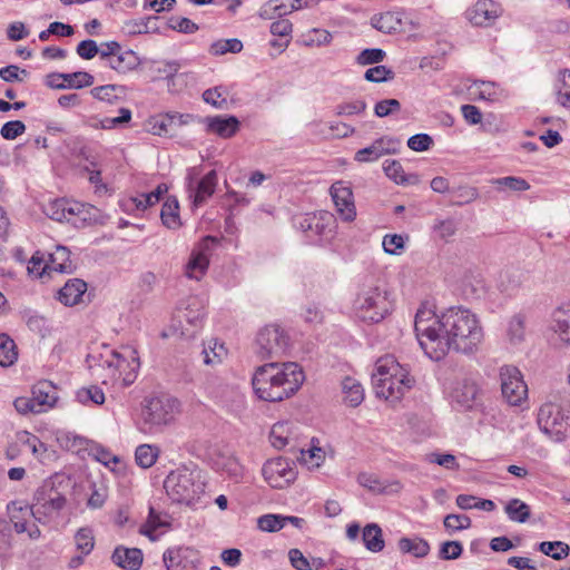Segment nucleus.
<instances>
[{
  "instance_id": "1",
  "label": "nucleus",
  "mask_w": 570,
  "mask_h": 570,
  "mask_svg": "<svg viewBox=\"0 0 570 570\" xmlns=\"http://www.w3.org/2000/svg\"><path fill=\"white\" fill-rule=\"evenodd\" d=\"M441 345L464 355L478 352L484 333L478 316L463 306H452L441 314Z\"/></svg>"
},
{
  "instance_id": "2",
  "label": "nucleus",
  "mask_w": 570,
  "mask_h": 570,
  "mask_svg": "<svg viewBox=\"0 0 570 570\" xmlns=\"http://www.w3.org/2000/svg\"><path fill=\"white\" fill-rule=\"evenodd\" d=\"M304 380V372L297 363L271 362L257 367L252 384L261 400L281 402L294 395Z\"/></svg>"
},
{
  "instance_id": "3",
  "label": "nucleus",
  "mask_w": 570,
  "mask_h": 570,
  "mask_svg": "<svg viewBox=\"0 0 570 570\" xmlns=\"http://www.w3.org/2000/svg\"><path fill=\"white\" fill-rule=\"evenodd\" d=\"M372 383L376 396L394 402L413 387L414 379L393 356L387 355L377 360Z\"/></svg>"
},
{
  "instance_id": "4",
  "label": "nucleus",
  "mask_w": 570,
  "mask_h": 570,
  "mask_svg": "<svg viewBox=\"0 0 570 570\" xmlns=\"http://www.w3.org/2000/svg\"><path fill=\"white\" fill-rule=\"evenodd\" d=\"M354 308L362 321L379 323L391 313L392 302L384 287L364 285L354 301Z\"/></svg>"
},
{
  "instance_id": "5",
  "label": "nucleus",
  "mask_w": 570,
  "mask_h": 570,
  "mask_svg": "<svg viewBox=\"0 0 570 570\" xmlns=\"http://www.w3.org/2000/svg\"><path fill=\"white\" fill-rule=\"evenodd\" d=\"M164 488L173 501L186 504L193 503L204 492L199 471L186 466L171 471L164 482Z\"/></svg>"
},
{
  "instance_id": "6",
  "label": "nucleus",
  "mask_w": 570,
  "mask_h": 570,
  "mask_svg": "<svg viewBox=\"0 0 570 570\" xmlns=\"http://www.w3.org/2000/svg\"><path fill=\"white\" fill-rule=\"evenodd\" d=\"M291 345L287 332L277 324L261 328L255 340V353L262 360L278 358L286 354Z\"/></svg>"
},
{
  "instance_id": "7",
  "label": "nucleus",
  "mask_w": 570,
  "mask_h": 570,
  "mask_svg": "<svg viewBox=\"0 0 570 570\" xmlns=\"http://www.w3.org/2000/svg\"><path fill=\"white\" fill-rule=\"evenodd\" d=\"M538 425L553 442L564 441L570 432L568 416L560 405L553 403H546L540 407Z\"/></svg>"
},
{
  "instance_id": "8",
  "label": "nucleus",
  "mask_w": 570,
  "mask_h": 570,
  "mask_svg": "<svg viewBox=\"0 0 570 570\" xmlns=\"http://www.w3.org/2000/svg\"><path fill=\"white\" fill-rule=\"evenodd\" d=\"M178 409V401L169 396L151 397L142 409V420L149 429L163 426L174 421Z\"/></svg>"
},
{
  "instance_id": "9",
  "label": "nucleus",
  "mask_w": 570,
  "mask_h": 570,
  "mask_svg": "<svg viewBox=\"0 0 570 570\" xmlns=\"http://www.w3.org/2000/svg\"><path fill=\"white\" fill-rule=\"evenodd\" d=\"M439 323L423 322L422 316L414 320V331L421 348L433 361L444 358V348L441 345L442 331Z\"/></svg>"
},
{
  "instance_id": "10",
  "label": "nucleus",
  "mask_w": 570,
  "mask_h": 570,
  "mask_svg": "<svg viewBox=\"0 0 570 570\" xmlns=\"http://www.w3.org/2000/svg\"><path fill=\"white\" fill-rule=\"evenodd\" d=\"M500 380L502 396L510 405H520L527 399L528 386L518 367L512 365L502 366Z\"/></svg>"
},
{
  "instance_id": "11",
  "label": "nucleus",
  "mask_w": 570,
  "mask_h": 570,
  "mask_svg": "<svg viewBox=\"0 0 570 570\" xmlns=\"http://www.w3.org/2000/svg\"><path fill=\"white\" fill-rule=\"evenodd\" d=\"M293 464L288 459L282 456L268 460L262 468L263 476L272 488L284 489L296 479Z\"/></svg>"
},
{
  "instance_id": "12",
  "label": "nucleus",
  "mask_w": 570,
  "mask_h": 570,
  "mask_svg": "<svg viewBox=\"0 0 570 570\" xmlns=\"http://www.w3.org/2000/svg\"><path fill=\"white\" fill-rule=\"evenodd\" d=\"M334 217L328 212H317L294 218V226L307 236L328 237L333 233Z\"/></svg>"
},
{
  "instance_id": "13",
  "label": "nucleus",
  "mask_w": 570,
  "mask_h": 570,
  "mask_svg": "<svg viewBox=\"0 0 570 570\" xmlns=\"http://www.w3.org/2000/svg\"><path fill=\"white\" fill-rule=\"evenodd\" d=\"M330 194L340 218L353 222L356 217V207L352 188L345 181L338 180L331 186Z\"/></svg>"
},
{
  "instance_id": "14",
  "label": "nucleus",
  "mask_w": 570,
  "mask_h": 570,
  "mask_svg": "<svg viewBox=\"0 0 570 570\" xmlns=\"http://www.w3.org/2000/svg\"><path fill=\"white\" fill-rule=\"evenodd\" d=\"M163 561L167 570H173L178 567L183 569H196L200 564V556L194 548H169L164 552Z\"/></svg>"
},
{
  "instance_id": "15",
  "label": "nucleus",
  "mask_w": 570,
  "mask_h": 570,
  "mask_svg": "<svg viewBox=\"0 0 570 570\" xmlns=\"http://www.w3.org/2000/svg\"><path fill=\"white\" fill-rule=\"evenodd\" d=\"M188 184L187 189L189 191V198L191 199V204L194 207L202 206L208 198L213 196L215 193L218 176L216 170L208 171L194 187L193 177L188 175L187 177Z\"/></svg>"
},
{
  "instance_id": "16",
  "label": "nucleus",
  "mask_w": 570,
  "mask_h": 570,
  "mask_svg": "<svg viewBox=\"0 0 570 570\" xmlns=\"http://www.w3.org/2000/svg\"><path fill=\"white\" fill-rule=\"evenodd\" d=\"M501 13V7L492 0H478L476 3L465 12L466 19L472 24L479 27L491 24Z\"/></svg>"
},
{
  "instance_id": "17",
  "label": "nucleus",
  "mask_w": 570,
  "mask_h": 570,
  "mask_svg": "<svg viewBox=\"0 0 570 570\" xmlns=\"http://www.w3.org/2000/svg\"><path fill=\"white\" fill-rule=\"evenodd\" d=\"M217 238L206 236L200 243V250L194 252L186 265V276L188 278L199 279L207 271L209 265V244L216 243Z\"/></svg>"
},
{
  "instance_id": "18",
  "label": "nucleus",
  "mask_w": 570,
  "mask_h": 570,
  "mask_svg": "<svg viewBox=\"0 0 570 570\" xmlns=\"http://www.w3.org/2000/svg\"><path fill=\"white\" fill-rule=\"evenodd\" d=\"M111 560L124 570H139L144 563V553L139 548L117 546L111 554Z\"/></svg>"
},
{
  "instance_id": "19",
  "label": "nucleus",
  "mask_w": 570,
  "mask_h": 570,
  "mask_svg": "<svg viewBox=\"0 0 570 570\" xmlns=\"http://www.w3.org/2000/svg\"><path fill=\"white\" fill-rule=\"evenodd\" d=\"M206 129L208 132L216 134L222 138H230L239 130L240 122L235 116H214L207 117Z\"/></svg>"
},
{
  "instance_id": "20",
  "label": "nucleus",
  "mask_w": 570,
  "mask_h": 570,
  "mask_svg": "<svg viewBox=\"0 0 570 570\" xmlns=\"http://www.w3.org/2000/svg\"><path fill=\"white\" fill-rule=\"evenodd\" d=\"M87 291V283L80 278H71L66 282L57 293V299L65 306H75L81 302Z\"/></svg>"
},
{
  "instance_id": "21",
  "label": "nucleus",
  "mask_w": 570,
  "mask_h": 570,
  "mask_svg": "<svg viewBox=\"0 0 570 570\" xmlns=\"http://www.w3.org/2000/svg\"><path fill=\"white\" fill-rule=\"evenodd\" d=\"M403 16L401 11H386L381 14H374L371 24L376 30L384 33H394L403 30Z\"/></svg>"
},
{
  "instance_id": "22",
  "label": "nucleus",
  "mask_w": 570,
  "mask_h": 570,
  "mask_svg": "<svg viewBox=\"0 0 570 570\" xmlns=\"http://www.w3.org/2000/svg\"><path fill=\"white\" fill-rule=\"evenodd\" d=\"M550 328L559 335L563 346L570 345V305L553 312Z\"/></svg>"
},
{
  "instance_id": "23",
  "label": "nucleus",
  "mask_w": 570,
  "mask_h": 570,
  "mask_svg": "<svg viewBox=\"0 0 570 570\" xmlns=\"http://www.w3.org/2000/svg\"><path fill=\"white\" fill-rule=\"evenodd\" d=\"M118 73H127L135 70L140 65L138 55L130 49L120 50L105 63Z\"/></svg>"
},
{
  "instance_id": "24",
  "label": "nucleus",
  "mask_w": 570,
  "mask_h": 570,
  "mask_svg": "<svg viewBox=\"0 0 570 570\" xmlns=\"http://www.w3.org/2000/svg\"><path fill=\"white\" fill-rule=\"evenodd\" d=\"M31 393L37 406L43 409V411H46L47 407H52L58 400L56 386L47 380L35 384Z\"/></svg>"
},
{
  "instance_id": "25",
  "label": "nucleus",
  "mask_w": 570,
  "mask_h": 570,
  "mask_svg": "<svg viewBox=\"0 0 570 570\" xmlns=\"http://www.w3.org/2000/svg\"><path fill=\"white\" fill-rule=\"evenodd\" d=\"M383 170L385 175L392 179L397 185H417L420 183V177L416 174L404 173L403 166L399 160L395 159H386L383 163Z\"/></svg>"
},
{
  "instance_id": "26",
  "label": "nucleus",
  "mask_w": 570,
  "mask_h": 570,
  "mask_svg": "<svg viewBox=\"0 0 570 570\" xmlns=\"http://www.w3.org/2000/svg\"><path fill=\"white\" fill-rule=\"evenodd\" d=\"M47 268H49V274L51 272H58L62 274L72 273L73 265L70 261V250L65 246H57L56 250L49 255Z\"/></svg>"
},
{
  "instance_id": "27",
  "label": "nucleus",
  "mask_w": 570,
  "mask_h": 570,
  "mask_svg": "<svg viewBox=\"0 0 570 570\" xmlns=\"http://www.w3.org/2000/svg\"><path fill=\"white\" fill-rule=\"evenodd\" d=\"M362 540L365 548L374 553L381 552L385 547L383 532L377 523H368L364 527Z\"/></svg>"
},
{
  "instance_id": "28",
  "label": "nucleus",
  "mask_w": 570,
  "mask_h": 570,
  "mask_svg": "<svg viewBox=\"0 0 570 570\" xmlns=\"http://www.w3.org/2000/svg\"><path fill=\"white\" fill-rule=\"evenodd\" d=\"M397 547L402 553H409L415 558L426 557L431 549L429 542L419 537H403L399 540Z\"/></svg>"
},
{
  "instance_id": "29",
  "label": "nucleus",
  "mask_w": 570,
  "mask_h": 570,
  "mask_svg": "<svg viewBox=\"0 0 570 570\" xmlns=\"http://www.w3.org/2000/svg\"><path fill=\"white\" fill-rule=\"evenodd\" d=\"M478 394V387L473 382L464 381L452 392V399L464 409H471Z\"/></svg>"
},
{
  "instance_id": "30",
  "label": "nucleus",
  "mask_w": 570,
  "mask_h": 570,
  "mask_svg": "<svg viewBox=\"0 0 570 570\" xmlns=\"http://www.w3.org/2000/svg\"><path fill=\"white\" fill-rule=\"evenodd\" d=\"M160 218L163 224L170 229H176L181 225L179 217V204L176 197H168L164 203Z\"/></svg>"
},
{
  "instance_id": "31",
  "label": "nucleus",
  "mask_w": 570,
  "mask_h": 570,
  "mask_svg": "<svg viewBox=\"0 0 570 570\" xmlns=\"http://www.w3.org/2000/svg\"><path fill=\"white\" fill-rule=\"evenodd\" d=\"M342 390L345 394V402L352 406H358L364 400V391L362 385L353 377H345L342 382Z\"/></svg>"
},
{
  "instance_id": "32",
  "label": "nucleus",
  "mask_w": 570,
  "mask_h": 570,
  "mask_svg": "<svg viewBox=\"0 0 570 570\" xmlns=\"http://www.w3.org/2000/svg\"><path fill=\"white\" fill-rule=\"evenodd\" d=\"M51 497L47 500V503H43V508H36L32 510V515L38 520L41 521V517H49L55 512H59L62 510L66 505V498L56 489L53 492H51Z\"/></svg>"
},
{
  "instance_id": "33",
  "label": "nucleus",
  "mask_w": 570,
  "mask_h": 570,
  "mask_svg": "<svg viewBox=\"0 0 570 570\" xmlns=\"http://www.w3.org/2000/svg\"><path fill=\"white\" fill-rule=\"evenodd\" d=\"M18 360L14 341L6 333L0 334V366H11Z\"/></svg>"
},
{
  "instance_id": "34",
  "label": "nucleus",
  "mask_w": 570,
  "mask_h": 570,
  "mask_svg": "<svg viewBox=\"0 0 570 570\" xmlns=\"http://www.w3.org/2000/svg\"><path fill=\"white\" fill-rule=\"evenodd\" d=\"M508 518L518 523H524L530 518V507L520 499H511L504 507Z\"/></svg>"
},
{
  "instance_id": "35",
  "label": "nucleus",
  "mask_w": 570,
  "mask_h": 570,
  "mask_svg": "<svg viewBox=\"0 0 570 570\" xmlns=\"http://www.w3.org/2000/svg\"><path fill=\"white\" fill-rule=\"evenodd\" d=\"M205 316L204 307L200 301L196 297L188 299L187 306L183 311L181 318L194 327H199Z\"/></svg>"
},
{
  "instance_id": "36",
  "label": "nucleus",
  "mask_w": 570,
  "mask_h": 570,
  "mask_svg": "<svg viewBox=\"0 0 570 570\" xmlns=\"http://www.w3.org/2000/svg\"><path fill=\"white\" fill-rule=\"evenodd\" d=\"M159 455V449L151 444H141L135 452L136 463L144 469H148L156 463Z\"/></svg>"
},
{
  "instance_id": "37",
  "label": "nucleus",
  "mask_w": 570,
  "mask_h": 570,
  "mask_svg": "<svg viewBox=\"0 0 570 570\" xmlns=\"http://www.w3.org/2000/svg\"><path fill=\"white\" fill-rule=\"evenodd\" d=\"M243 50V42L237 38L220 39L213 42L209 47L212 56H223L225 53H238Z\"/></svg>"
},
{
  "instance_id": "38",
  "label": "nucleus",
  "mask_w": 570,
  "mask_h": 570,
  "mask_svg": "<svg viewBox=\"0 0 570 570\" xmlns=\"http://www.w3.org/2000/svg\"><path fill=\"white\" fill-rule=\"evenodd\" d=\"M76 548L83 556H89L95 548L94 531L89 527L80 528L75 534Z\"/></svg>"
},
{
  "instance_id": "39",
  "label": "nucleus",
  "mask_w": 570,
  "mask_h": 570,
  "mask_svg": "<svg viewBox=\"0 0 570 570\" xmlns=\"http://www.w3.org/2000/svg\"><path fill=\"white\" fill-rule=\"evenodd\" d=\"M539 550L554 560H562L570 553V547L562 541H543L539 544Z\"/></svg>"
},
{
  "instance_id": "40",
  "label": "nucleus",
  "mask_w": 570,
  "mask_h": 570,
  "mask_svg": "<svg viewBox=\"0 0 570 570\" xmlns=\"http://www.w3.org/2000/svg\"><path fill=\"white\" fill-rule=\"evenodd\" d=\"M95 78L87 71H75L65 73L63 82L67 89H82L94 85Z\"/></svg>"
},
{
  "instance_id": "41",
  "label": "nucleus",
  "mask_w": 570,
  "mask_h": 570,
  "mask_svg": "<svg viewBox=\"0 0 570 570\" xmlns=\"http://www.w3.org/2000/svg\"><path fill=\"white\" fill-rule=\"evenodd\" d=\"M225 348L223 344L218 345L217 340H212L207 346L202 350L203 362L206 365H217L222 363Z\"/></svg>"
},
{
  "instance_id": "42",
  "label": "nucleus",
  "mask_w": 570,
  "mask_h": 570,
  "mask_svg": "<svg viewBox=\"0 0 570 570\" xmlns=\"http://www.w3.org/2000/svg\"><path fill=\"white\" fill-rule=\"evenodd\" d=\"M491 184L497 186L499 190L502 188H508L513 191H525L530 189V184L524 178L515 176L493 178Z\"/></svg>"
},
{
  "instance_id": "43",
  "label": "nucleus",
  "mask_w": 570,
  "mask_h": 570,
  "mask_svg": "<svg viewBox=\"0 0 570 570\" xmlns=\"http://www.w3.org/2000/svg\"><path fill=\"white\" fill-rule=\"evenodd\" d=\"M508 335L512 343L517 344L524 340L525 317L522 314H515L511 317L508 325Z\"/></svg>"
},
{
  "instance_id": "44",
  "label": "nucleus",
  "mask_w": 570,
  "mask_h": 570,
  "mask_svg": "<svg viewBox=\"0 0 570 570\" xmlns=\"http://www.w3.org/2000/svg\"><path fill=\"white\" fill-rule=\"evenodd\" d=\"M394 76V71L384 65H377L368 68L364 73L365 80L376 83L393 80Z\"/></svg>"
},
{
  "instance_id": "45",
  "label": "nucleus",
  "mask_w": 570,
  "mask_h": 570,
  "mask_svg": "<svg viewBox=\"0 0 570 570\" xmlns=\"http://www.w3.org/2000/svg\"><path fill=\"white\" fill-rule=\"evenodd\" d=\"M332 41V35L324 29H312L303 36V43L306 47H321Z\"/></svg>"
},
{
  "instance_id": "46",
  "label": "nucleus",
  "mask_w": 570,
  "mask_h": 570,
  "mask_svg": "<svg viewBox=\"0 0 570 570\" xmlns=\"http://www.w3.org/2000/svg\"><path fill=\"white\" fill-rule=\"evenodd\" d=\"M167 190L168 187L166 184H159L154 191L141 195L140 199L134 198L132 202L136 203V207L138 209L145 210L149 206L158 203L161 196L167 193Z\"/></svg>"
},
{
  "instance_id": "47",
  "label": "nucleus",
  "mask_w": 570,
  "mask_h": 570,
  "mask_svg": "<svg viewBox=\"0 0 570 570\" xmlns=\"http://www.w3.org/2000/svg\"><path fill=\"white\" fill-rule=\"evenodd\" d=\"M471 524H472V521H471L470 517H468L465 514L451 513V514L445 515V518L443 520V525H444L445 530H448L450 533L469 529L471 527Z\"/></svg>"
},
{
  "instance_id": "48",
  "label": "nucleus",
  "mask_w": 570,
  "mask_h": 570,
  "mask_svg": "<svg viewBox=\"0 0 570 570\" xmlns=\"http://www.w3.org/2000/svg\"><path fill=\"white\" fill-rule=\"evenodd\" d=\"M282 514H264L257 519V528L264 532H277L284 528Z\"/></svg>"
},
{
  "instance_id": "49",
  "label": "nucleus",
  "mask_w": 570,
  "mask_h": 570,
  "mask_svg": "<svg viewBox=\"0 0 570 570\" xmlns=\"http://www.w3.org/2000/svg\"><path fill=\"white\" fill-rule=\"evenodd\" d=\"M366 108L367 105L365 100L356 99L353 101H344L338 104L335 107V112L337 116H353L363 114L366 110Z\"/></svg>"
},
{
  "instance_id": "50",
  "label": "nucleus",
  "mask_w": 570,
  "mask_h": 570,
  "mask_svg": "<svg viewBox=\"0 0 570 570\" xmlns=\"http://www.w3.org/2000/svg\"><path fill=\"white\" fill-rule=\"evenodd\" d=\"M77 400L83 404L91 401L97 405H101L105 402V394L100 387L91 385L89 387L80 389L77 392Z\"/></svg>"
},
{
  "instance_id": "51",
  "label": "nucleus",
  "mask_w": 570,
  "mask_h": 570,
  "mask_svg": "<svg viewBox=\"0 0 570 570\" xmlns=\"http://www.w3.org/2000/svg\"><path fill=\"white\" fill-rule=\"evenodd\" d=\"M386 57V52L380 48H367L362 50L356 57V62L361 66L374 65L382 62Z\"/></svg>"
},
{
  "instance_id": "52",
  "label": "nucleus",
  "mask_w": 570,
  "mask_h": 570,
  "mask_svg": "<svg viewBox=\"0 0 570 570\" xmlns=\"http://www.w3.org/2000/svg\"><path fill=\"white\" fill-rule=\"evenodd\" d=\"M453 204L462 206L474 202L479 197V191L475 187L461 186L452 191Z\"/></svg>"
},
{
  "instance_id": "53",
  "label": "nucleus",
  "mask_w": 570,
  "mask_h": 570,
  "mask_svg": "<svg viewBox=\"0 0 570 570\" xmlns=\"http://www.w3.org/2000/svg\"><path fill=\"white\" fill-rule=\"evenodd\" d=\"M277 1L278 0H268L265 2L261 7L258 16L265 20L279 19L286 16V8H282Z\"/></svg>"
},
{
  "instance_id": "54",
  "label": "nucleus",
  "mask_w": 570,
  "mask_h": 570,
  "mask_svg": "<svg viewBox=\"0 0 570 570\" xmlns=\"http://www.w3.org/2000/svg\"><path fill=\"white\" fill-rule=\"evenodd\" d=\"M433 230L442 239L452 237L458 230V222L453 218L435 220Z\"/></svg>"
},
{
  "instance_id": "55",
  "label": "nucleus",
  "mask_w": 570,
  "mask_h": 570,
  "mask_svg": "<svg viewBox=\"0 0 570 570\" xmlns=\"http://www.w3.org/2000/svg\"><path fill=\"white\" fill-rule=\"evenodd\" d=\"M463 546L460 541H445L441 544L439 550V558L441 560H455L461 557Z\"/></svg>"
},
{
  "instance_id": "56",
  "label": "nucleus",
  "mask_w": 570,
  "mask_h": 570,
  "mask_svg": "<svg viewBox=\"0 0 570 570\" xmlns=\"http://www.w3.org/2000/svg\"><path fill=\"white\" fill-rule=\"evenodd\" d=\"M168 28L185 35L195 33L199 27L188 18L171 17L168 20Z\"/></svg>"
},
{
  "instance_id": "57",
  "label": "nucleus",
  "mask_w": 570,
  "mask_h": 570,
  "mask_svg": "<svg viewBox=\"0 0 570 570\" xmlns=\"http://www.w3.org/2000/svg\"><path fill=\"white\" fill-rule=\"evenodd\" d=\"M401 110V102L397 99H383L375 104L374 114L376 117H387Z\"/></svg>"
},
{
  "instance_id": "58",
  "label": "nucleus",
  "mask_w": 570,
  "mask_h": 570,
  "mask_svg": "<svg viewBox=\"0 0 570 570\" xmlns=\"http://www.w3.org/2000/svg\"><path fill=\"white\" fill-rule=\"evenodd\" d=\"M118 117H106L100 120L101 129H114L120 127L131 120V110L128 108H120Z\"/></svg>"
},
{
  "instance_id": "59",
  "label": "nucleus",
  "mask_w": 570,
  "mask_h": 570,
  "mask_svg": "<svg viewBox=\"0 0 570 570\" xmlns=\"http://www.w3.org/2000/svg\"><path fill=\"white\" fill-rule=\"evenodd\" d=\"M23 318L26 320L27 326L38 334L43 335L47 331L46 318L31 309L23 312Z\"/></svg>"
},
{
  "instance_id": "60",
  "label": "nucleus",
  "mask_w": 570,
  "mask_h": 570,
  "mask_svg": "<svg viewBox=\"0 0 570 570\" xmlns=\"http://www.w3.org/2000/svg\"><path fill=\"white\" fill-rule=\"evenodd\" d=\"M382 156V149L373 141L371 146L357 150L354 160L358 163H372L380 159Z\"/></svg>"
},
{
  "instance_id": "61",
  "label": "nucleus",
  "mask_w": 570,
  "mask_h": 570,
  "mask_svg": "<svg viewBox=\"0 0 570 570\" xmlns=\"http://www.w3.org/2000/svg\"><path fill=\"white\" fill-rule=\"evenodd\" d=\"M43 254L40 252H36L29 261L28 274L33 275L39 278L43 275L49 274V268H47V263L43 264Z\"/></svg>"
},
{
  "instance_id": "62",
  "label": "nucleus",
  "mask_w": 570,
  "mask_h": 570,
  "mask_svg": "<svg viewBox=\"0 0 570 570\" xmlns=\"http://www.w3.org/2000/svg\"><path fill=\"white\" fill-rule=\"evenodd\" d=\"M26 131V125L21 120H10L3 124L0 134L7 140H13Z\"/></svg>"
},
{
  "instance_id": "63",
  "label": "nucleus",
  "mask_w": 570,
  "mask_h": 570,
  "mask_svg": "<svg viewBox=\"0 0 570 570\" xmlns=\"http://www.w3.org/2000/svg\"><path fill=\"white\" fill-rule=\"evenodd\" d=\"M222 96V87L209 88L203 92L204 101L218 109H224L227 106L226 98H223Z\"/></svg>"
},
{
  "instance_id": "64",
  "label": "nucleus",
  "mask_w": 570,
  "mask_h": 570,
  "mask_svg": "<svg viewBox=\"0 0 570 570\" xmlns=\"http://www.w3.org/2000/svg\"><path fill=\"white\" fill-rule=\"evenodd\" d=\"M433 145V139L428 134H416L407 139V147L414 151H425Z\"/></svg>"
}]
</instances>
